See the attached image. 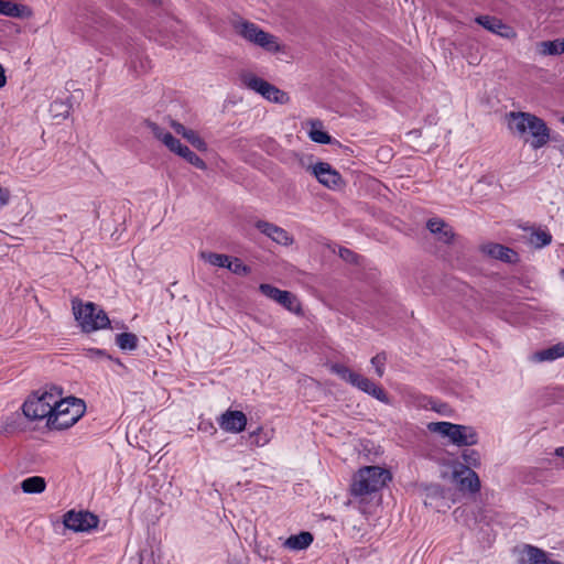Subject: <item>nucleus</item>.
I'll use <instances>...</instances> for the list:
<instances>
[{
    "instance_id": "f257e3e1",
    "label": "nucleus",
    "mask_w": 564,
    "mask_h": 564,
    "mask_svg": "<svg viewBox=\"0 0 564 564\" xmlns=\"http://www.w3.org/2000/svg\"><path fill=\"white\" fill-rule=\"evenodd\" d=\"M508 127L510 131L528 141L527 135L530 134L532 140L530 142L533 149L544 147L550 140V129L545 122L530 113L522 111H511L507 115Z\"/></svg>"
},
{
    "instance_id": "f03ea898",
    "label": "nucleus",
    "mask_w": 564,
    "mask_h": 564,
    "mask_svg": "<svg viewBox=\"0 0 564 564\" xmlns=\"http://www.w3.org/2000/svg\"><path fill=\"white\" fill-rule=\"evenodd\" d=\"M230 25L237 35L254 46L271 53L281 51L278 37L263 31L256 23L236 15L230 20Z\"/></svg>"
},
{
    "instance_id": "7ed1b4c3",
    "label": "nucleus",
    "mask_w": 564,
    "mask_h": 564,
    "mask_svg": "<svg viewBox=\"0 0 564 564\" xmlns=\"http://www.w3.org/2000/svg\"><path fill=\"white\" fill-rule=\"evenodd\" d=\"M85 409V403L80 399L59 397L55 402L52 416L46 421V426L57 431L68 429L84 415Z\"/></svg>"
},
{
    "instance_id": "20e7f679",
    "label": "nucleus",
    "mask_w": 564,
    "mask_h": 564,
    "mask_svg": "<svg viewBox=\"0 0 564 564\" xmlns=\"http://www.w3.org/2000/svg\"><path fill=\"white\" fill-rule=\"evenodd\" d=\"M389 480V470L379 466H366L354 476L350 494L355 497H365L380 490Z\"/></svg>"
},
{
    "instance_id": "39448f33",
    "label": "nucleus",
    "mask_w": 564,
    "mask_h": 564,
    "mask_svg": "<svg viewBox=\"0 0 564 564\" xmlns=\"http://www.w3.org/2000/svg\"><path fill=\"white\" fill-rule=\"evenodd\" d=\"M62 395V389L58 387H51L50 390L33 393L23 403V414L33 421L48 420L52 416L56 400Z\"/></svg>"
},
{
    "instance_id": "423d86ee",
    "label": "nucleus",
    "mask_w": 564,
    "mask_h": 564,
    "mask_svg": "<svg viewBox=\"0 0 564 564\" xmlns=\"http://www.w3.org/2000/svg\"><path fill=\"white\" fill-rule=\"evenodd\" d=\"M73 310L76 321L86 333L106 328L110 324L106 312L91 302L76 304L74 301Z\"/></svg>"
},
{
    "instance_id": "0eeeda50",
    "label": "nucleus",
    "mask_w": 564,
    "mask_h": 564,
    "mask_svg": "<svg viewBox=\"0 0 564 564\" xmlns=\"http://www.w3.org/2000/svg\"><path fill=\"white\" fill-rule=\"evenodd\" d=\"M245 84L248 88L254 90L256 93L260 94L263 98H265L269 101L284 105L288 104L290 100L289 95L278 88L276 86L270 84L269 82L250 75L245 77Z\"/></svg>"
},
{
    "instance_id": "6e6552de",
    "label": "nucleus",
    "mask_w": 564,
    "mask_h": 564,
    "mask_svg": "<svg viewBox=\"0 0 564 564\" xmlns=\"http://www.w3.org/2000/svg\"><path fill=\"white\" fill-rule=\"evenodd\" d=\"M260 292L269 297L270 300L276 302L291 313L301 315L302 314V306L293 293L284 290H280L271 284L262 283L259 285Z\"/></svg>"
},
{
    "instance_id": "1a4fd4ad",
    "label": "nucleus",
    "mask_w": 564,
    "mask_h": 564,
    "mask_svg": "<svg viewBox=\"0 0 564 564\" xmlns=\"http://www.w3.org/2000/svg\"><path fill=\"white\" fill-rule=\"evenodd\" d=\"M98 518L88 511L69 510L64 514V525L74 532L89 531L98 525Z\"/></svg>"
},
{
    "instance_id": "9d476101",
    "label": "nucleus",
    "mask_w": 564,
    "mask_h": 564,
    "mask_svg": "<svg viewBox=\"0 0 564 564\" xmlns=\"http://www.w3.org/2000/svg\"><path fill=\"white\" fill-rule=\"evenodd\" d=\"M312 173L321 184L330 189H336L344 184L341 175L327 162L314 164Z\"/></svg>"
},
{
    "instance_id": "9b49d317",
    "label": "nucleus",
    "mask_w": 564,
    "mask_h": 564,
    "mask_svg": "<svg viewBox=\"0 0 564 564\" xmlns=\"http://www.w3.org/2000/svg\"><path fill=\"white\" fill-rule=\"evenodd\" d=\"M475 22L487 31L497 34L503 39H514L517 33L513 28L502 22V20L491 15H479Z\"/></svg>"
},
{
    "instance_id": "f8f14e48",
    "label": "nucleus",
    "mask_w": 564,
    "mask_h": 564,
    "mask_svg": "<svg viewBox=\"0 0 564 564\" xmlns=\"http://www.w3.org/2000/svg\"><path fill=\"white\" fill-rule=\"evenodd\" d=\"M254 226L261 234L281 246L288 247L294 242V238L285 229L272 223L258 220Z\"/></svg>"
},
{
    "instance_id": "ddd939ff",
    "label": "nucleus",
    "mask_w": 564,
    "mask_h": 564,
    "mask_svg": "<svg viewBox=\"0 0 564 564\" xmlns=\"http://www.w3.org/2000/svg\"><path fill=\"white\" fill-rule=\"evenodd\" d=\"M218 424L221 430L229 433H239L245 430L247 425V416L242 411L227 410L218 419Z\"/></svg>"
},
{
    "instance_id": "4468645a",
    "label": "nucleus",
    "mask_w": 564,
    "mask_h": 564,
    "mask_svg": "<svg viewBox=\"0 0 564 564\" xmlns=\"http://www.w3.org/2000/svg\"><path fill=\"white\" fill-rule=\"evenodd\" d=\"M351 386L356 387L357 389L365 393H368L369 395L373 397L375 399L384 404L390 403V398L388 393L381 387L377 386L370 379L359 373L357 375L356 380H354Z\"/></svg>"
},
{
    "instance_id": "2eb2a0df",
    "label": "nucleus",
    "mask_w": 564,
    "mask_h": 564,
    "mask_svg": "<svg viewBox=\"0 0 564 564\" xmlns=\"http://www.w3.org/2000/svg\"><path fill=\"white\" fill-rule=\"evenodd\" d=\"M448 438L457 446H470L478 442L477 433L471 426L459 424H454Z\"/></svg>"
},
{
    "instance_id": "dca6fc26",
    "label": "nucleus",
    "mask_w": 564,
    "mask_h": 564,
    "mask_svg": "<svg viewBox=\"0 0 564 564\" xmlns=\"http://www.w3.org/2000/svg\"><path fill=\"white\" fill-rule=\"evenodd\" d=\"M481 251L485 254L506 263H513L518 260V253L514 250L500 243L489 242L482 245Z\"/></svg>"
},
{
    "instance_id": "f3484780",
    "label": "nucleus",
    "mask_w": 564,
    "mask_h": 564,
    "mask_svg": "<svg viewBox=\"0 0 564 564\" xmlns=\"http://www.w3.org/2000/svg\"><path fill=\"white\" fill-rule=\"evenodd\" d=\"M454 479L459 485L460 490H468L474 494L480 489L479 477L469 467H462L460 470H455Z\"/></svg>"
},
{
    "instance_id": "a211bd4d",
    "label": "nucleus",
    "mask_w": 564,
    "mask_h": 564,
    "mask_svg": "<svg viewBox=\"0 0 564 564\" xmlns=\"http://www.w3.org/2000/svg\"><path fill=\"white\" fill-rule=\"evenodd\" d=\"M427 229L437 235V239L446 245H452L455 238V234L452 227L441 218H431L426 223Z\"/></svg>"
},
{
    "instance_id": "6ab92c4d",
    "label": "nucleus",
    "mask_w": 564,
    "mask_h": 564,
    "mask_svg": "<svg viewBox=\"0 0 564 564\" xmlns=\"http://www.w3.org/2000/svg\"><path fill=\"white\" fill-rule=\"evenodd\" d=\"M0 14L10 17V18H22L23 19V18H30L32 15V10L25 4L0 0Z\"/></svg>"
},
{
    "instance_id": "aec40b11",
    "label": "nucleus",
    "mask_w": 564,
    "mask_h": 564,
    "mask_svg": "<svg viewBox=\"0 0 564 564\" xmlns=\"http://www.w3.org/2000/svg\"><path fill=\"white\" fill-rule=\"evenodd\" d=\"M312 542V533L303 531L299 534L289 536L284 542V546L289 550L300 551L308 547Z\"/></svg>"
},
{
    "instance_id": "412c9836",
    "label": "nucleus",
    "mask_w": 564,
    "mask_h": 564,
    "mask_svg": "<svg viewBox=\"0 0 564 564\" xmlns=\"http://www.w3.org/2000/svg\"><path fill=\"white\" fill-rule=\"evenodd\" d=\"M560 357H564V343H558L556 345H553L552 347L534 352L532 359L534 361L542 362L552 361Z\"/></svg>"
},
{
    "instance_id": "4be33fe9",
    "label": "nucleus",
    "mask_w": 564,
    "mask_h": 564,
    "mask_svg": "<svg viewBox=\"0 0 564 564\" xmlns=\"http://www.w3.org/2000/svg\"><path fill=\"white\" fill-rule=\"evenodd\" d=\"M536 47L541 55H560L564 53V40L542 41L538 43Z\"/></svg>"
},
{
    "instance_id": "5701e85b",
    "label": "nucleus",
    "mask_w": 564,
    "mask_h": 564,
    "mask_svg": "<svg viewBox=\"0 0 564 564\" xmlns=\"http://www.w3.org/2000/svg\"><path fill=\"white\" fill-rule=\"evenodd\" d=\"M528 564H562L558 561L547 558L546 553L536 546L527 545Z\"/></svg>"
},
{
    "instance_id": "b1692460",
    "label": "nucleus",
    "mask_w": 564,
    "mask_h": 564,
    "mask_svg": "<svg viewBox=\"0 0 564 564\" xmlns=\"http://www.w3.org/2000/svg\"><path fill=\"white\" fill-rule=\"evenodd\" d=\"M21 488L25 494H41L46 488V482L43 477L33 476L24 479L21 482Z\"/></svg>"
},
{
    "instance_id": "393cba45",
    "label": "nucleus",
    "mask_w": 564,
    "mask_h": 564,
    "mask_svg": "<svg viewBox=\"0 0 564 564\" xmlns=\"http://www.w3.org/2000/svg\"><path fill=\"white\" fill-rule=\"evenodd\" d=\"M552 241V236L550 232L541 229H532L529 242L535 248H543L550 245Z\"/></svg>"
},
{
    "instance_id": "a878e982",
    "label": "nucleus",
    "mask_w": 564,
    "mask_h": 564,
    "mask_svg": "<svg viewBox=\"0 0 564 564\" xmlns=\"http://www.w3.org/2000/svg\"><path fill=\"white\" fill-rule=\"evenodd\" d=\"M116 344L122 350H134L138 347V337L132 333H121L116 336Z\"/></svg>"
},
{
    "instance_id": "bb28decb",
    "label": "nucleus",
    "mask_w": 564,
    "mask_h": 564,
    "mask_svg": "<svg viewBox=\"0 0 564 564\" xmlns=\"http://www.w3.org/2000/svg\"><path fill=\"white\" fill-rule=\"evenodd\" d=\"M202 259L208 262L212 265L219 268H228L230 262V257L221 253L215 252H202Z\"/></svg>"
},
{
    "instance_id": "cd10ccee",
    "label": "nucleus",
    "mask_w": 564,
    "mask_h": 564,
    "mask_svg": "<svg viewBox=\"0 0 564 564\" xmlns=\"http://www.w3.org/2000/svg\"><path fill=\"white\" fill-rule=\"evenodd\" d=\"M312 141L321 144H329L332 142L330 135L322 129L321 122H314L310 131Z\"/></svg>"
},
{
    "instance_id": "c85d7f7f",
    "label": "nucleus",
    "mask_w": 564,
    "mask_h": 564,
    "mask_svg": "<svg viewBox=\"0 0 564 564\" xmlns=\"http://www.w3.org/2000/svg\"><path fill=\"white\" fill-rule=\"evenodd\" d=\"M177 155L182 156L188 163H191L192 165H194L197 169H200V170L206 169V163L186 145H183L182 149H180V152Z\"/></svg>"
},
{
    "instance_id": "c756f323",
    "label": "nucleus",
    "mask_w": 564,
    "mask_h": 564,
    "mask_svg": "<svg viewBox=\"0 0 564 564\" xmlns=\"http://www.w3.org/2000/svg\"><path fill=\"white\" fill-rule=\"evenodd\" d=\"M330 371L337 375L341 380L352 384L354 380H356L357 372L350 370L348 367L341 364H334L330 366Z\"/></svg>"
},
{
    "instance_id": "7c9ffc66",
    "label": "nucleus",
    "mask_w": 564,
    "mask_h": 564,
    "mask_svg": "<svg viewBox=\"0 0 564 564\" xmlns=\"http://www.w3.org/2000/svg\"><path fill=\"white\" fill-rule=\"evenodd\" d=\"M427 429L430 432L449 437L451 431L454 429V424L449 422H431L427 424Z\"/></svg>"
},
{
    "instance_id": "2f4dec72",
    "label": "nucleus",
    "mask_w": 564,
    "mask_h": 564,
    "mask_svg": "<svg viewBox=\"0 0 564 564\" xmlns=\"http://www.w3.org/2000/svg\"><path fill=\"white\" fill-rule=\"evenodd\" d=\"M227 269L237 275H248L251 272V269L238 258H230L229 267Z\"/></svg>"
},
{
    "instance_id": "473e14b6",
    "label": "nucleus",
    "mask_w": 564,
    "mask_h": 564,
    "mask_svg": "<svg viewBox=\"0 0 564 564\" xmlns=\"http://www.w3.org/2000/svg\"><path fill=\"white\" fill-rule=\"evenodd\" d=\"M184 139H186L198 151L207 150L206 142L192 129L188 130V132L185 134Z\"/></svg>"
},
{
    "instance_id": "72a5a7b5",
    "label": "nucleus",
    "mask_w": 564,
    "mask_h": 564,
    "mask_svg": "<svg viewBox=\"0 0 564 564\" xmlns=\"http://www.w3.org/2000/svg\"><path fill=\"white\" fill-rule=\"evenodd\" d=\"M386 361H387L386 352H379L375 357H372L370 360V362L375 367L376 373L379 378H381L384 373Z\"/></svg>"
},
{
    "instance_id": "f704fd0d",
    "label": "nucleus",
    "mask_w": 564,
    "mask_h": 564,
    "mask_svg": "<svg viewBox=\"0 0 564 564\" xmlns=\"http://www.w3.org/2000/svg\"><path fill=\"white\" fill-rule=\"evenodd\" d=\"M164 145L172 152L178 154L180 149H182L183 144L178 139L174 138L171 133L164 134V140L162 141Z\"/></svg>"
},
{
    "instance_id": "c9c22d12",
    "label": "nucleus",
    "mask_w": 564,
    "mask_h": 564,
    "mask_svg": "<svg viewBox=\"0 0 564 564\" xmlns=\"http://www.w3.org/2000/svg\"><path fill=\"white\" fill-rule=\"evenodd\" d=\"M68 109L69 107L63 101L56 100L51 105V111L54 113V117L61 116L63 118H66V116L68 115Z\"/></svg>"
},
{
    "instance_id": "e433bc0d",
    "label": "nucleus",
    "mask_w": 564,
    "mask_h": 564,
    "mask_svg": "<svg viewBox=\"0 0 564 564\" xmlns=\"http://www.w3.org/2000/svg\"><path fill=\"white\" fill-rule=\"evenodd\" d=\"M145 126L153 133V135L158 140H160V141L164 140V134H166L167 132L164 131L159 124H156L155 122L147 120L145 121Z\"/></svg>"
},
{
    "instance_id": "4c0bfd02",
    "label": "nucleus",
    "mask_w": 564,
    "mask_h": 564,
    "mask_svg": "<svg viewBox=\"0 0 564 564\" xmlns=\"http://www.w3.org/2000/svg\"><path fill=\"white\" fill-rule=\"evenodd\" d=\"M463 459L467 465L477 466L479 464L478 452L470 449L463 453Z\"/></svg>"
},
{
    "instance_id": "58836bf2",
    "label": "nucleus",
    "mask_w": 564,
    "mask_h": 564,
    "mask_svg": "<svg viewBox=\"0 0 564 564\" xmlns=\"http://www.w3.org/2000/svg\"><path fill=\"white\" fill-rule=\"evenodd\" d=\"M250 437L254 438V440H253V443H254L257 446H263V445H265V444L269 442V440H270V437H269V435H268V434H263V435H262V429H261V427H259L257 431L252 432V433L250 434Z\"/></svg>"
},
{
    "instance_id": "ea45409f",
    "label": "nucleus",
    "mask_w": 564,
    "mask_h": 564,
    "mask_svg": "<svg viewBox=\"0 0 564 564\" xmlns=\"http://www.w3.org/2000/svg\"><path fill=\"white\" fill-rule=\"evenodd\" d=\"M339 257L350 263L357 261V254L347 248L339 249Z\"/></svg>"
},
{
    "instance_id": "a19ab883",
    "label": "nucleus",
    "mask_w": 564,
    "mask_h": 564,
    "mask_svg": "<svg viewBox=\"0 0 564 564\" xmlns=\"http://www.w3.org/2000/svg\"><path fill=\"white\" fill-rule=\"evenodd\" d=\"M171 127L173 128V130L177 133V134H181L183 138L185 137V134L188 132L189 129L185 128L182 123L177 122V121H174V120H171Z\"/></svg>"
},
{
    "instance_id": "79ce46f5",
    "label": "nucleus",
    "mask_w": 564,
    "mask_h": 564,
    "mask_svg": "<svg viewBox=\"0 0 564 564\" xmlns=\"http://www.w3.org/2000/svg\"><path fill=\"white\" fill-rule=\"evenodd\" d=\"M10 200V191L8 188L0 187V206L3 207L8 205Z\"/></svg>"
},
{
    "instance_id": "37998d69",
    "label": "nucleus",
    "mask_w": 564,
    "mask_h": 564,
    "mask_svg": "<svg viewBox=\"0 0 564 564\" xmlns=\"http://www.w3.org/2000/svg\"><path fill=\"white\" fill-rule=\"evenodd\" d=\"M7 84L6 70L4 67L0 64V88H2Z\"/></svg>"
},
{
    "instance_id": "c03bdc74",
    "label": "nucleus",
    "mask_w": 564,
    "mask_h": 564,
    "mask_svg": "<svg viewBox=\"0 0 564 564\" xmlns=\"http://www.w3.org/2000/svg\"><path fill=\"white\" fill-rule=\"evenodd\" d=\"M555 455L564 458V447L556 448Z\"/></svg>"
},
{
    "instance_id": "a18cd8bd",
    "label": "nucleus",
    "mask_w": 564,
    "mask_h": 564,
    "mask_svg": "<svg viewBox=\"0 0 564 564\" xmlns=\"http://www.w3.org/2000/svg\"><path fill=\"white\" fill-rule=\"evenodd\" d=\"M90 351H91L93 354H96L97 356H104V355H105V352H104L102 350H99V349H97V350H90Z\"/></svg>"
},
{
    "instance_id": "49530a36",
    "label": "nucleus",
    "mask_w": 564,
    "mask_h": 564,
    "mask_svg": "<svg viewBox=\"0 0 564 564\" xmlns=\"http://www.w3.org/2000/svg\"><path fill=\"white\" fill-rule=\"evenodd\" d=\"M560 275H561V278L564 280V269H562V270L560 271Z\"/></svg>"
},
{
    "instance_id": "de8ad7c7",
    "label": "nucleus",
    "mask_w": 564,
    "mask_h": 564,
    "mask_svg": "<svg viewBox=\"0 0 564 564\" xmlns=\"http://www.w3.org/2000/svg\"><path fill=\"white\" fill-rule=\"evenodd\" d=\"M434 410H436V412H442L443 406H440V409L438 408H434Z\"/></svg>"
},
{
    "instance_id": "09e8293b",
    "label": "nucleus",
    "mask_w": 564,
    "mask_h": 564,
    "mask_svg": "<svg viewBox=\"0 0 564 564\" xmlns=\"http://www.w3.org/2000/svg\"><path fill=\"white\" fill-rule=\"evenodd\" d=\"M434 410H436V412H442L443 406H440V409L438 408H434Z\"/></svg>"
}]
</instances>
